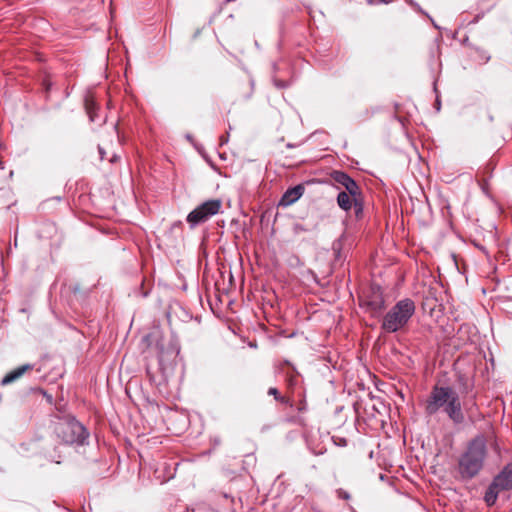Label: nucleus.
Returning <instances> with one entry per match:
<instances>
[{
  "label": "nucleus",
  "mask_w": 512,
  "mask_h": 512,
  "mask_svg": "<svg viewBox=\"0 0 512 512\" xmlns=\"http://www.w3.org/2000/svg\"><path fill=\"white\" fill-rule=\"evenodd\" d=\"M428 415L444 412L454 424L463 423L465 417L458 393L450 386L435 385L425 403Z\"/></svg>",
  "instance_id": "1"
},
{
  "label": "nucleus",
  "mask_w": 512,
  "mask_h": 512,
  "mask_svg": "<svg viewBox=\"0 0 512 512\" xmlns=\"http://www.w3.org/2000/svg\"><path fill=\"white\" fill-rule=\"evenodd\" d=\"M487 439L483 434L472 438L458 459V473L463 480H470L483 469L487 457Z\"/></svg>",
  "instance_id": "2"
},
{
  "label": "nucleus",
  "mask_w": 512,
  "mask_h": 512,
  "mask_svg": "<svg viewBox=\"0 0 512 512\" xmlns=\"http://www.w3.org/2000/svg\"><path fill=\"white\" fill-rule=\"evenodd\" d=\"M416 311L415 302L410 298L397 301L384 315L381 328L387 333L404 329Z\"/></svg>",
  "instance_id": "3"
},
{
  "label": "nucleus",
  "mask_w": 512,
  "mask_h": 512,
  "mask_svg": "<svg viewBox=\"0 0 512 512\" xmlns=\"http://www.w3.org/2000/svg\"><path fill=\"white\" fill-rule=\"evenodd\" d=\"M52 430L56 438L67 445H83L89 436L86 428L73 417H58L52 422Z\"/></svg>",
  "instance_id": "4"
},
{
  "label": "nucleus",
  "mask_w": 512,
  "mask_h": 512,
  "mask_svg": "<svg viewBox=\"0 0 512 512\" xmlns=\"http://www.w3.org/2000/svg\"><path fill=\"white\" fill-rule=\"evenodd\" d=\"M222 208V201L220 199H211L203 202L192 210L186 218L190 228L205 223L212 216L218 214Z\"/></svg>",
  "instance_id": "5"
},
{
  "label": "nucleus",
  "mask_w": 512,
  "mask_h": 512,
  "mask_svg": "<svg viewBox=\"0 0 512 512\" xmlns=\"http://www.w3.org/2000/svg\"><path fill=\"white\" fill-rule=\"evenodd\" d=\"M331 177L336 183L343 186L351 196H353L355 214L358 217L363 211L362 204L358 202V196L360 195V188L358 184L347 173L342 171H334Z\"/></svg>",
  "instance_id": "6"
},
{
  "label": "nucleus",
  "mask_w": 512,
  "mask_h": 512,
  "mask_svg": "<svg viewBox=\"0 0 512 512\" xmlns=\"http://www.w3.org/2000/svg\"><path fill=\"white\" fill-rule=\"evenodd\" d=\"M492 484L493 488H497L500 491L512 488V463H508L501 472L494 477Z\"/></svg>",
  "instance_id": "7"
},
{
  "label": "nucleus",
  "mask_w": 512,
  "mask_h": 512,
  "mask_svg": "<svg viewBox=\"0 0 512 512\" xmlns=\"http://www.w3.org/2000/svg\"><path fill=\"white\" fill-rule=\"evenodd\" d=\"M305 188L302 184H298L285 191L282 195L279 205L287 207L294 204L304 193Z\"/></svg>",
  "instance_id": "8"
},
{
  "label": "nucleus",
  "mask_w": 512,
  "mask_h": 512,
  "mask_svg": "<svg viewBox=\"0 0 512 512\" xmlns=\"http://www.w3.org/2000/svg\"><path fill=\"white\" fill-rule=\"evenodd\" d=\"M33 369V365L31 364H24L20 367H17L13 371L7 373L3 379L1 380V385H8L10 383H13L14 381L18 380L20 377H22L26 372L31 371Z\"/></svg>",
  "instance_id": "9"
},
{
  "label": "nucleus",
  "mask_w": 512,
  "mask_h": 512,
  "mask_svg": "<svg viewBox=\"0 0 512 512\" xmlns=\"http://www.w3.org/2000/svg\"><path fill=\"white\" fill-rule=\"evenodd\" d=\"M33 369V365L31 364H24L20 367H17L13 371L7 373L3 379L1 380V385H8L10 383H13L14 381L18 380L20 377H22L26 372L31 371Z\"/></svg>",
  "instance_id": "10"
},
{
  "label": "nucleus",
  "mask_w": 512,
  "mask_h": 512,
  "mask_svg": "<svg viewBox=\"0 0 512 512\" xmlns=\"http://www.w3.org/2000/svg\"><path fill=\"white\" fill-rule=\"evenodd\" d=\"M363 305L366 306L372 313L380 312L384 307V299L382 294L377 291L373 292V295L370 299H363Z\"/></svg>",
  "instance_id": "11"
},
{
  "label": "nucleus",
  "mask_w": 512,
  "mask_h": 512,
  "mask_svg": "<svg viewBox=\"0 0 512 512\" xmlns=\"http://www.w3.org/2000/svg\"><path fill=\"white\" fill-rule=\"evenodd\" d=\"M353 203H354V198H353V196H351L349 194V192H347V191L339 192V194L337 196V204L341 209L348 211L351 209Z\"/></svg>",
  "instance_id": "12"
},
{
  "label": "nucleus",
  "mask_w": 512,
  "mask_h": 512,
  "mask_svg": "<svg viewBox=\"0 0 512 512\" xmlns=\"http://www.w3.org/2000/svg\"><path fill=\"white\" fill-rule=\"evenodd\" d=\"M471 57L479 64L487 63L490 60L489 53L486 50L480 48L473 49Z\"/></svg>",
  "instance_id": "13"
},
{
  "label": "nucleus",
  "mask_w": 512,
  "mask_h": 512,
  "mask_svg": "<svg viewBox=\"0 0 512 512\" xmlns=\"http://www.w3.org/2000/svg\"><path fill=\"white\" fill-rule=\"evenodd\" d=\"M499 492L500 490L497 488H493V484L491 483L484 497L485 502L487 503L488 506H492L495 504Z\"/></svg>",
  "instance_id": "14"
},
{
  "label": "nucleus",
  "mask_w": 512,
  "mask_h": 512,
  "mask_svg": "<svg viewBox=\"0 0 512 512\" xmlns=\"http://www.w3.org/2000/svg\"><path fill=\"white\" fill-rule=\"evenodd\" d=\"M98 151L101 160L107 159L110 163H114L118 160V157L115 153H113L111 157L108 158L105 148L101 145L98 146Z\"/></svg>",
  "instance_id": "15"
},
{
  "label": "nucleus",
  "mask_w": 512,
  "mask_h": 512,
  "mask_svg": "<svg viewBox=\"0 0 512 512\" xmlns=\"http://www.w3.org/2000/svg\"><path fill=\"white\" fill-rule=\"evenodd\" d=\"M268 394L273 395L277 401L287 403V399L285 397L280 396L278 389L275 387L269 388Z\"/></svg>",
  "instance_id": "16"
},
{
  "label": "nucleus",
  "mask_w": 512,
  "mask_h": 512,
  "mask_svg": "<svg viewBox=\"0 0 512 512\" xmlns=\"http://www.w3.org/2000/svg\"><path fill=\"white\" fill-rule=\"evenodd\" d=\"M158 338H159V332L153 331L144 337V341H146L148 343V346H150L151 345L150 340L151 339L158 340Z\"/></svg>",
  "instance_id": "17"
},
{
  "label": "nucleus",
  "mask_w": 512,
  "mask_h": 512,
  "mask_svg": "<svg viewBox=\"0 0 512 512\" xmlns=\"http://www.w3.org/2000/svg\"><path fill=\"white\" fill-rule=\"evenodd\" d=\"M337 494H338L339 498H342L344 500L350 499V494L347 491L343 490V489H339L337 491Z\"/></svg>",
  "instance_id": "18"
},
{
  "label": "nucleus",
  "mask_w": 512,
  "mask_h": 512,
  "mask_svg": "<svg viewBox=\"0 0 512 512\" xmlns=\"http://www.w3.org/2000/svg\"><path fill=\"white\" fill-rule=\"evenodd\" d=\"M156 348L158 350V357H159V359H162V357H163V347L157 342Z\"/></svg>",
  "instance_id": "19"
},
{
  "label": "nucleus",
  "mask_w": 512,
  "mask_h": 512,
  "mask_svg": "<svg viewBox=\"0 0 512 512\" xmlns=\"http://www.w3.org/2000/svg\"><path fill=\"white\" fill-rule=\"evenodd\" d=\"M220 141H221V144H224V143H226V142H227V138H226V137H224V136H222V137L220 138Z\"/></svg>",
  "instance_id": "20"
}]
</instances>
